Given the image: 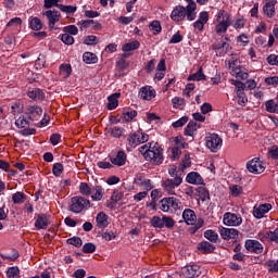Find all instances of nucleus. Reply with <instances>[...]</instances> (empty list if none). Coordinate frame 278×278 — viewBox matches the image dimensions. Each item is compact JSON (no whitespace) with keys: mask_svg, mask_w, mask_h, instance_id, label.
<instances>
[{"mask_svg":"<svg viewBox=\"0 0 278 278\" xmlns=\"http://www.w3.org/2000/svg\"><path fill=\"white\" fill-rule=\"evenodd\" d=\"M204 142L211 153H218L223 149V138L216 132L206 134Z\"/></svg>","mask_w":278,"mask_h":278,"instance_id":"423d86ee","label":"nucleus"},{"mask_svg":"<svg viewBox=\"0 0 278 278\" xmlns=\"http://www.w3.org/2000/svg\"><path fill=\"white\" fill-rule=\"evenodd\" d=\"M18 275H21V269H18V267H10L7 270L8 278H15V277H18Z\"/></svg>","mask_w":278,"mask_h":278,"instance_id":"69168bd1","label":"nucleus"},{"mask_svg":"<svg viewBox=\"0 0 278 278\" xmlns=\"http://www.w3.org/2000/svg\"><path fill=\"white\" fill-rule=\"evenodd\" d=\"M172 105L176 110H184V108H186V100L184 98L175 97L172 99Z\"/></svg>","mask_w":278,"mask_h":278,"instance_id":"79ce46f5","label":"nucleus"},{"mask_svg":"<svg viewBox=\"0 0 278 278\" xmlns=\"http://www.w3.org/2000/svg\"><path fill=\"white\" fill-rule=\"evenodd\" d=\"M127 141L129 147H131L132 149H136V147H140V144H144V142H149V136L142 131L131 132L128 135Z\"/></svg>","mask_w":278,"mask_h":278,"instance_id":"6e6552de","label":"nucleus"},{"mask_svg":"<svg viewBox=\"0 0 278 278\" xmlns=\"http://www.w3.org/2000/svg\"><path fill=\"white\" fill-rule=\"evenodd\" d=\"M78 190L83 197H90L92 194V187L88 182H80Z\"/></svg>","mask_w":278,"mask_h":278,"instance_id":"4c0bfd02","label":"nucleus"},{"mask_svg":"<svg viewBox=\"0 0 278 278\" xmlns=\"http://www.w3.org/2000/svg\"><path fill=\"white\" fill-rule=\"evenodd\" d=\"M25 114L30 121H38V118L42 116V108L38 105H28L26 106Z\"/></svg>","mask_w":278,"mask_h":278,"instance_id":"dca6fc26","label":"nucleus"},{"mask_svg":"<svg viewBox=\"0 0 278 278\" xmlns=\"http://www.w3.org/2000/svg\"><path fill=\"white\" fill-rule=\"evenodd\" d=\"M150 225L151 227H154V229H164L163 217L161 218L160 216H153L150 219Z\"/></svg>","mask_w":278,"mask_h":278,"instance_id":"c03bdc74","label":"nucleus"},{"mask_svg":"<svg viewBox=\"0 0 278 278\" xmlns=\"http://www.w3.org/2000/svg\"><path fill=\"white\" fill-rule=\"evenodd\" d=\"M27 96L29 99H33V101H42L45 99V92L40 89L30 90Z\"/></svg>","mask_w":278,"mask_h":278,"instance_id":"7c9ffc66","label":"nucleus"},{"mask_svg":"<svg viewBox=\"0 0 278 278\" xmlns=\"http://www.w3.org/2000/svg\"><path fill=\"white\" fill-rule=\"evenodd\" d=\"M124 131H125V129H123L118 126H114L113 128L109 129V134H111V136L113 138H121V136H123Z\"/></svg>","mask_w":278,"mask_h":278,"instance_id":"603ef678","label":"nucleus"},{"mask_svg":"<svg viewBox=\"0 0 278 278\" xmlns=\"http://www.w3.org/2000/svg\"><path fill=\"white\" fill-rule=\"evenodd\" d=\"M15 125H16V127H18L20 129H25V127H27V125H29V121H27V117H25V116H20V117L15 121Z\"/></svg>","mask_w":278,"mask_h":278,"instance_id":"4d7b16f0","label":"nucleus"},{"mask_svg":"<svg viewBox=\"0 0 278 278\" xmlns=\"http://www.w3.org/2000/svg\"><path fill=\"white\" fill-rule=\"evenodd\" d=\"M59 10L65 14H75L77 12V7L60 4Z\"/></svg>","mask_w":278,"mask_h":278,"instance_id":"3c124183","label":"nucleus"},{"mask_svg":"<svg viewBox=\"0 0 278 278\" xmlns=\"http://www.w3.org/2000/svg\"><path fill=\"white\" fill-rule=\"evenodd\" d=\"M208 21L210 13L207 11H202L199 13L198 20L192 24V27L195 31H203Z\"/></svg>","mask_w":278,"mask_h":278,"instance_id":"f8f14e48","label":"nucleus"},{"mask_svg":"<svg viewBox=\"0 0 278 278\" xmlns=\"http://www.w3.org/2000/svg\"><path fill=\"white\" fill-rule=\"evenodd\" d=\"M169 157L172 162H177L179 157H181V148L179 147H172L169 148Z\"/></svg>","mask_w":278,"mask_h":278,"instance_id":"58836bf2","label":"nucleus"},{"mask_svg":"<svg viewBox=\"0 0 278 278\" xmlns=\"http://www.w3.org/2000/svg\"><path fill=\"white\" fill-rule=\"evenodd\" d=\"M184 184V177L166 178L162 181V188L166 194H177V188Z\"/></svg>","mask_w":278,"mask_h":278,"instance_id":"0eeeda50","label":"nucleus"},{"mask_svg":"<svg viewBox=\"0 0 278 278\" xmlns=\"http://www.w3.org/2000/svg\"><path fill=\"white\" fill-rule=\"evenodd\" d=\"M63 31L70 36H77V34H79V28H77L75 25H68L63 27Z\"/></svg>","mask_w":278,"mask_h":278,"instance_id":"8fccbe9b","label":"nucleus"},{"mask_svg":"<svg viewBox=\"0 0 278 278\" xmlns=\"http://www.w3.org/2000/svg\"><path fill=\"white\" fill-rule=\"evenodd\" d=\"M96 225L98 229H105L110 225V217L105 212H99L96 216Z\"/></svg>","mask_w":278,"mask_h":278,"instance_id":"412c9836","label":"nucleus"},{"mask_svg":"<svg viewBox=\"0 0 278 278\" xmlns=\"http://www.w3.org/2000/svg\"><path fill=\"white\" fill-rule=\"evenodd\" d=\"M28 25L33 31H40V29H42V27H45V25L42 24V20H40L39 17H34V16H30L28 18Z\"/></svg>","mask_w":278,"mask_h":278,"instance_id":"cd10ccee","label":"nucleus"},{"mask_svg":"<svg viewBox=\"0 0 278 278\" xmlns=\"http://www.w3.org/2000/svg\"><path fill=\"white\" fill-rule=\"evenodd\" d=\"M139 152L147 162H151L156 166L164 162V150L157 142H149L139 148Z\"/></svg>","mask_w":278,"mask_h":278,"instance_id":"f03ea898","label":"nucleus"},{"mask_svg":"<svg viewBox=\"0 0 278 278\" xmlns=\"http://www.w3.org/2000/svg\"><path fill=\"white\" fill-rule=\"evenodd\" d=\"M219 235L223 240H236L238 238V229L219 227Z\"/></svg>","mask_w":278,"mask_h":278,"instance_id":"f3484780","label":"nucleus"},{"mask_svg":"<svg viewBox=\"0 0 278 278\" xmlns=\"http://www.w3.org/2000/svg\"><path fill=\"white\" fill-rule=\"evenodd\" d=\"M166 227V229H173L175 227V219L173 217L163 216V228Z\"/></svg>","mask_w":278,"mask_h":278,"instance_id":"680f3d73","label":"nucleus"},{"mask_svg":"<svg viewBox=\"0 0 278 278\" xmlns=\"http://www.w3.org/2000/svg\"><path fill=\"white\" fill-rule=\"evenodd\" d=\"M180 275L185 278L199 277L201 275V267L199 265H187L181 268Z\"/></svg>","mask_w":278,"mask_h":278,"instance_id":"4468645a","label":"nucleus"},{"mask_svg":"<svg viewBox=\"0 0 278 278\" xmlns=\"http://www.w3.org/2000/svg\"><path fill=\"white\" fill-rule=\"evenodd\" d=\"M12 201L15 205H21V203H25V193L17 191L12 195Z\"/></svg>","mask_w":278,"mask_h":278,"instance_id":"de8ad7c7","label":"nucleus"},{"mask_svg":"<svg viewBox=\"0 0 278 278\" xmlns=\"http://www.w3.org/2000/svg\"><path fill=\"white\" fill-rule=\"evenodd\" d=\"M92 23H94V20H81L77 23L79 29L84 31V29H88V27H92Z\"/></svg>","mask_w":278,"mask_h":278,"instance_id":"864d4df0","label":"nucleus"},{"mask_svg":"<svg viewBox=\"0 0 278 278\" xmlns=\"http://www.w3.org/2000/svg\"><path fill=\"white\" fill-rule=\"evenodd\" d=\"M52 173L54 177H60L64 173V165L62 163H55L52 167Z\"/></svg>","mask_w":278,"mask_h":278,"instance_id":"13d9d810","label":"nucleus"},{"mask_svg":"<svg viewBox=\"0 0 278 278\" xmlns=\"http://www.w3.org/2000/svg\"><path fill=\"white\" fill-rule=\"evenodd\" d=\"M205 79V74H203V68H199L194 74L188 76V81H203Z\"/></svg>","mask_w":278,"mask_h":278,"instance_id":"f704fd0d","label":"nucleus"},{"mask_svg":"<svg viewBox=\"0 0 278 278\" xmlns=\"http://www.w3.org/2000/svg\"><path fill=\"white\" fill-rule=\"evenodd\" d=\"M228 66L230 75L232 77H236V79H230V84L235 86V94L244 92V90L247 89V85L242 81L249 79V73L242 71V65H240V61L238 60L229 61Z\"/></svg>","mask_w":278,"mask_h":278,"instance_id":"f257e3e1","label":"nucleus"},{"mask_svg":"<svg viewBox=\"0 0 278 278\" xmlns=\"http://www.w3.org/2000/svg\"><path fill=\"white\" fill-rule=\"evenodd\" d=\"M118 97H121V93H113L108 98V110H116L118 108Z\"/></svg>","mask_w":278,"mask_h":278,"instance_id":"473e14b6","label":"nucleus"},{"mask_svg":"<svg viewBox=\"0 0 278 278\" xmlns=\"http://www.w3.org/2000/svg\"><path fill=\"white\" fill-rule=\"evenodd\" d=\"M229 191H230L231 197H240V194H242V192H244V189L240 185H231L229 187Z\"/></svg>","mask_w":278,"mask_h":278,"instance_id":"49530a36","label":"nucleus"},{"mask_svg":"<svg viewBox=\"0 0 278 278\" xmlns=\"http://www.w3.org/2000/svg\"><path fill=\"white\" fill-rule=\"evenodd\" d=\"M270 233L271 231H261L257 233V240H261V242H270Z\"/></svg>","mask_w":278,"mask_h":278,"instance_id":"052dcab7","label":"nucleus"},{"mask_svg":"<svg viewBox=\"0 0 278 278\" xmlns=\"http://www.w3.org/2000/svg\"><path fill=\"white\" fill-rule=\"evenodd\" d=\"M149 29L154 36H157V34H162V24L160 23V21L154 20L150 23Z\"/></svg>","mask_w":278,"mask_h":278,"instance_id":"e433bc0d","label":"nucleus"},{"mask_svg":"<svg viewBox=\"0 0 278 278\" xmlns=\"http://www.w3.org/2000/svg\"><path fill=\"white\" fill-rule=\"evenodd\" d=\"M235 99L238 105H240L241 108L247 106V103H249V98L247 97L245 92L236 93Z\"/></svg>","mask_w":278,"mask_h":278,"instance_id":"a19ab883","label":"nucleus"},{"mask_svg":"<svg viewBox=\"0 0 278 278\" xmlns=\"http://www.w3.org/2000/svg\"><path fill=\"white\" fill-rule=\"evenodd\" d=\"M247 168L253 175H262L266 170V165H264V162L260 157H254L247 163Z\"/></svg>","mask_w":278,"mask_h":278,"instance_id":"9d476101","label":"nucleus"},{"mask_svg":"<svg viewBox=\"0 0 278 278\" xmlns=\"http://www.w3.org/2000/svg\"><path fill=\"white\" fill-rule=\"evenodd\" d=\"M245 25H247V18H244L243 16L237 17L233 23V28L235 29H244Z\"/></svg>","mask_w":278,"mask_h":278,"instance_id":"5fc2aeb1","label":"nucleus"},{"mask_svg":"<svg viewBox=\"0 0 278 278\" xmlns=\"http://www.w3.org/2000/svg\"><path fill=\"white\" fill-rule=\"evenodd\" d=\"M160 210L162 212H170V198H164L161 200Z\"/></svg>","mask_w":278,"mask_h":278,"instance_id":"09e8293b","label":"nucleus"},{"mask_svg":"<svg viewBox=\"0 0 278 278\" xmlns=\"http://www.w3.org/2000/svg\"><path fill=\"white\" fill-rule=\"evenodd\" d=\"M42 16H46L48 20V27L52 30H58V27L55 26V23H60L62 18V14L56 10H47L46 12H42Z\"/></svg>","mask_w":278,"mask_h":278,"instance_id":"1a4fd4ad","label":"nucleus"},{"mask_svg":"<svg viewBox=\"0 0 278 278\" xmlns=\"http://www.w3.org/2000/svg\"><path fill=\"white\" fill-rule=\"evenodd\" d=\"M204 238H206L208 242H218V233L212 229L204 231Z\"/></svg>","mask_w":278,"mask_h":278,"instance_id":"a18cd8bd","label":"nucleus"},{"mask_svg":"<svg viewBox=\"0 0 278 278\" xmlns=\"http://www.w3.org/2000/svg\"><path fill=\"white\" fill-rule=\"evenodd\" d=\"M213 25V31L216 36H225V34H227V29L231 27V15L225 12V10H219L215 15Z\"/></svg>","mask_w":278,"mask_h":278,"instance_id":"7ed1b4c3","label":"nucleus"},{"mask_svg":"<svg viewBox=\"0 0 278 278\" xmlns=\"http://www.w3.org/2000/svg\"><path fill=\"white\" fill-rule=\"evenodd\" d=\"M223 223L227 227H240L242 225V217L236 213H225Z\"/></svg>","mask_w":278,"mask_h":278,"instance_id":"9b49d317","label":"nucleus"},{"mask_svg":"<svg viewBox=\"0 0 278 278\" xmlns=\"http://www.w3.org/2000/svg\"><path fill=\"white\" fill-rule=\"evenodd\" d=\"M23 25V20L21 17H13L9 21L5 27H10V29L16 30L18 27Z\"/></svg>","mask_w":278,"mask_h":278,"instance_id":"ea45409f","label":"nucleus"},{"mask_svg":"<svg viewBox=\"0 0 278 278\" xmlns=\"http://www.w3.org/2000/svg\"><path fill=\"white\" fill-rule=\"evenodd\" d=\"M170 18L174 23H181L185 18L192 22L197 20V12H190L189 9L184 5H176L170 13Z\"/></svg>","mask_w":278,"mask_h":278,"instance_id":"20e7f679","label":"nucleus"},{"mask_svg":"<svg viewBox=\"0 0 278 278\" xmlns=\"http://www.w3.org/2000/svg\"><path fill=\"white\" fill-rule=\"evenodd\" d=\"M35 227L36 229H47V227H49V219L47 218V215L39 214L35 220Z\"/></svg>","mask_w":278,"mask_h":278,"instance_id":"c85d7f7f","label":"nucleus"},{"mask_svg":"<svg viewBox=\"0 0 278 278\" xmlns=\"http://www.w3.org/2000/svg\"><path fill=\"white\" fill-rule=\"evenodd\" d=\"M137 49H140V42L139 41H131V42H128V43H125L123 47H122V51L124 53H129V51H136Z\"/></svg>","mask_w":278,"mask_h":278,"instance_id":"72a5a7b5","label":"nucleus"},{"mask_svg":"<svg viewBox=\"0 0 278 278\" xmlns=\"http://www.w3.org/2000/svg\"><path fill=\"white\" fill-rule=\"evenodd\" d=\"M61 40L62 42H64V45L67 46L75 45V38L73 37V35H68L67 33H64L61 36Z\"/></svg>","mask_w":278,"mask_h":278,"instance_id":"bf43d9fd","label":"nucleus"},{"mask_svg":"<svg viewBox=\"0 0 278 278\" xmlns=\"http://www.w3.org/2000/svg\"><path fill=\"white\" fill-rule=\"evenodd\" d=\"M182 218L187 225H194L197 223V214L190 208L182 212Z\"/></svg>","mask_w":278,"mask_h":278,"instance_id":"bb28decb","label":"nucleus"},{"mask_svg":"<svg viewBox=\"0 0 278 278\" xmlns=\"http://www.w3.org/2000/svg\"><path fill=\"white\" fill-rule=\"evenodd\" d=\"M265 108L270 114H278V103H276L275 100H268L265 102Z\"/></svg>","mask_w":278,"mask_h":278,"instance_id":"37998d69","label":"nucleus"},{"mask_svg":"<svg viewBox=\"0 0 278 278\" xmlns=\"http://www.w3.org/2000/svg\"><path fill=\"white\" fill-rule=\"evenodd\" d=\"M155 89H153L151 86L141 87L139 90V97L143 101H151L152 99H155Z\"/></svg>","mask_w":278,"mask_h":278,"instance_id":"a211bd4d","label":"nucleus"},{"mask_svg":"<svg viewBox=\"0 0 278 278\" xmlns=\"http://www.w3.org/2000/svg\"><path fill=\"white\" fill-rule=\"evenodd\" d=\"M273 210V205L270 203H264L261 205H255L253 207V216L254 218L261 219L264 218L265 214H268Z\"/></svg>","mask_w":278,"mask_h":278,"instance_id":"2eb2a0df","label":"nucleus"},{"mask_svg":"<svg viewBox=\"0 0 278 278\" xmlns=\"http://www.w3.org/2000/svg\"><path fill=\"white\" fill-rule=\"evenodd\" d=\"M110 162L114 166H125L127 162V153L125 151L121 150L117 152L115 156H110Z\"/></svg>","mask_w":278,"mask_h":278,"instance_id":"aec40b11","label":"nucleus"},{"mask_svg":"<svg viewBox=\"0 0 278 278\" xmlns=\"http://www.w3.org/2000/svg\"><path fill=\"white\" fill-rule=\"evenodd\" d=\"M244 247L249 253H255L256 255L264 253V245L255 239L245 240Z\"/></svg>","mask_w":278,"mask_h":278,"instance_id":"ddd939ff","label":"nucleus"},{"mask_svg":"<svg viewBox=\"0 0 278 278\" xmlns=\"http://www.w3.org/2000/svg\"><path fill=\"white\" fill-rule=\"evenodd\" d=\"M86 210H90V200L76 195L71 199L70 212L73 214H81V212H86Z\"/></svg>","mask_w":278,"mask_h":278,"instance_id":"39448f33","label":"nucleus"},{"mask_svg":"<svg viewBox=\"0 0 278 278\" xmlns=\"http://www.w3.org/2000/svg\"><path fill=\"white\" fill-rule=\"evenodd\" d=\"M24 109L25 106L23 105L22 102L20 101L13 102L11 105V114H13L14 116H18V114H23Z\"/></svg>","mask_w":278,"mask_h":278,"instance_id":"c9c22d12","label":"nucleus"},{"mask_svg":"<svg viewBox=\"0 0 278 278\" xmlns=\"http://www.w3.org/2000/svg\"><path fill=\"white\" fill-rule=\"evenodd\" d=\"M275 5H277V0H266L263 12L267 18H273L275 16Z\"/></svg>","mask_w":278,"mask_h":278,"instance_id":"5701e85b","label":"nucleus"},{"mask_svg":"<svg viewBox=\"0 0 278 278\" xmlns=\"http://www.w3.org/2000/svg\"><path fill=\"white\" fill-rule=\"evenodd\" d=\"M268 157H270L271 160H278V147L277 146H273L268 149L267 152Z\"/></svg>","mask_w":278,"mask_h":278,"instance_id":"774afa93","label":"nucleus"},{"mask_svg":"<svg viewBox=\"0 0 278 278\" xmlns=\"http://www.w3.org/2000/svg\"><path fill=\"white\" fill-rule=\"evenodd\" d=\"M98 43H99V38H97V36L89 35V36L85 37L84 45L92 46V45H98Z\"/></svg>","mask_w":278,"mask_h":278,"instance_id":"0e129e2a","label":"nucleus"},{"mask_svg":"<svg viewBox=\"0 0 278 278\" xmlns=\"http://www.w3.org/2000/svg\"><path fill=\"white\" fill-rule=\"evenodd\" d=\"M201 129L200 124L194 121H190L185 127L184 135L189 136L190 138H194V134Z\"/></svg>","mask_w":278,"mask_h":278,"instance_id":"b1692460","label":"nucleus"},{"mask_svg":"<svg viewBox=\"0 0 278 278\" xmlns=\"http://www.w3.org/2000/svg\"><path fill=\"white\" fill-rule=\"evenodd\" d=\"M89 197L92 201H103V197H105V189L101 185H94L91 188V193Z\"/></svg>","mask_w":278,"mask_h":278,"instance_id":"6ab92c4d","label":"nucleus"},{"mask_svg":"<svg viewBox=\"0 0 278 278\" xmlns=\"http://www.w3.org/2000/svg\"><path fill=\"white\" fill-rule=\"evenodd\" d=\"M173 147H178V149H186L188 143H186L184 137H175L173 139Z\"/></svg>","mask_w":278,"mask_h":278,"instance_id":"6e6d98bb","label":"nucleus"},{"mask_svg":"<svg viewBox=\"0 0 278 278\" xmlns=\"http://www.w3.org/2000/svg\"><path fill=\"white\" fill-rule=\"evenodd\" d=\"M186 123H188V116H182L178 121L174 122L172 126L174 127V129H179V127H184Z\"/></svg>","mask_w":278,"mask_h":278,"instance_id":"338daca9","label":"nucleus"},{"mask_svg":"<svg viewBox=\"0 0 278 278\" xmlns=\"http://www.w3.org/2000/svg\"><path fill=\"white\" fill-rule=\"evenodd\" d=\"M83 62H85V64H97L99 58L92 52H85L83 54Z\"/></svg>","mask_w":278,"mask_h":278,"instance_id":"2f4dec72","label":"nucleus"},{"mask_svg":"<svg viewBox=\"0 0 278 278\" xmlns=\"http://www.w3.org/2000/svg\"><path fill=\"white\" fill-rule=\"evenodd\" d=\"M216 247L207 241H202L198 244V250L202 253H213Z\"/></svg>","mask_w":278,"mask_h":278,"instance_id":"c756f323","label":"nucleus"},{"mask_svg":"<svg viewBox=\"0 0 278 278\" xmlns=\"http://www.w3.org/2000/svg\"><path fill=\"white\" fill-rule=\"evenodd\" d=\"M135 184L142 188V190H147V192H149V190H153V182L151 179H147L142 176H137L135 178Z\"/></svg>","mask_w":278,"mask_h":278,"instance_id":"4be33fe9","label":"nucleus"},{"mask_svg":"<svg viewBox=\"0 0 278 278\" xmlns=\"http://www.w3.org/2000/svg\"><path fill=\"white\" fill-rule=\"evenodd\" d=\"M237 42H238V45H240V47H247L250 42L249 36H247L245 34L239 35L237 37Z\"/></svg>","mask_w":278,"mask_h":278,"instance_id":"e2e57ef3","label":"nucleus"},{"mask_svg":"<svg viewBox=\"0 0 278 278\" xmlns=\"http://www.w3.org/2000/svg\"><path fill=\"white\" fill-rule=\"evenodd\" d=\"M187 184H191L192 186H202L203 184V177H201V174L197 172H191L186 177Z\"/></svg>","mask_w":278,"mask_h":278,"instance_id":"393cba45","label":"nucleus"},{"mask_svg":"<svg viewBox=\"0 0 278 278\" xmlns=\"http://www.w3.org/2000/svg\"><path fill=\"white\" fill-rule=\"evenodd\" d=\"M73 74V66L68 63H63L59 67V76L61 79H68L71 75Z\"/></svg>","mask_w":278,"mask_h":278,"instance_id":"a878e982","label":"nucleus"}]
</instances>
